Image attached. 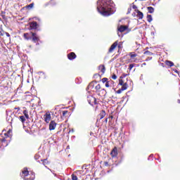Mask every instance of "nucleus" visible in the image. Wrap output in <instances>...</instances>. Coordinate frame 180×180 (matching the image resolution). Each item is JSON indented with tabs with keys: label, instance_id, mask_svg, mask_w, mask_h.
<instances>
[{
	"label": "nucleus",
	"instance_id": "f257e3e1",
	"mask_svg": "<svg viewBox=\"0 0 180 180\" xmlns=\"http://www.w3.org/2000/svg\"><path fill=\"white\" fill-rule=\"evenodd\" d=\"M115 4L112 0H99L98 1L97 11L103 15V16H110L115 13L113 7Z\"/></svg>",
	"mask_w": 180,
	"mask_h": 180
},
{
	"label": "nucleus",
	"instance_id": "f03ea898",
	"mask_svg": "<svg viewBox=\"0 0 180 180\" xmlns=\"http://www.w3.org/2000/svg\"><path fill=\"white\" fill-rule=\"evenodd\" d=\"M23 36L26 40H32V41H33L34 43H37L38 41H40V38L36 32H27L25 33Z\"/></svg>",
	"mask_w": 180,
	"mask_h": 180
},
{
	"label": "nucleus",
	"instance_id": "7ed1b4c3",
	"mask_svg": "<svg viewBox=\"0 0 180 180\" xmlns=\"http://www.w3.org/2000/svg\"><path fill=\"white\" fill-rule=\"evenodd\" d=\"M94 89L96 91V94L98 95V96H105L106 95V90L105 89H102V86H101V84H97Z\"/></svg>",
	"mask_w": 180,
	"mask_h": 180
},
{
	"label": "nucleus",
	"instance_id": "20e7f679",
	"mask_svg": "<svg viewBox=\"0 0 180 180\" xmlns=\"http://www.w3.org/2000/svg\"><path fill=\"white\" fill-rule=\"evenodd\" d=\"M118 46V49H122V46H123V42H120L119 41H115L111 46L110 47L109 50H108V53H113V51L116 49V47H117Z\"/></svg>",
	"mask_w": 180,
	"mask_h": 180
},
{
	"label": "nucleus",
	"instance_id": "39448f33",
	"mask_svg": "<svg viewBox=\"0 0 180 180\" xmlns=\"http://www.w3.org/2000/svg\"><path fill=\"white\" fill-rule=\"evenodd\" d=\"M36 178V175L34 174V172H30L26 177H24V180H34Z\"/></svg>",
	"mask_w": 180,
	"mask_h": 180
},
{
	"label": "nucleus",
	"instance_id": "423d86ee",
	"mask_svg": "<svg viewBox=\"0 0 180 180\" xmlns=\"http://www.w3.org/2000/svg\"><path fill=\"white\" fill-rule=\"evenodd\" d=\"M129 56L132 59L133 63H139V59H137V54L134 52L129 53Z\"/></svg>",
	"mask_w": 180,
	"mask_h": 180
},
{
	"label": "nucleus",
	"instance_id": "0eeeda50",
	"mask_svg": "<svg viewBox=\"0 0 180 180\" xmlns=\"http://www.w3.org/2000/svg\"><path fill=\"white\" fill-rule=\"evenodd\" d=\"M56 127H57V122L54 120H51L49 123V130L51 131L52 130H56Z\"/></svg>",
	"mask_w": 180,
	"mask_h": 180
},
{
	"label": "nucleus",
	"instance_id": "6e6552de",
	"mask_svg": "<svg viewBox=\"0 0 180 180\" xmlns=\"http://www.w3.org/2000/svg\"><path fill=\"white\" fill-rule=\"evenodd\" d=\"M106 116V111H105V110H102L99 115L97 116V122L98 120H102V119H103V117H105Z\"/></svg>",
	"mask_w": 180,
	"mask_h": 180
},
{
	"label": "nucleus",
	"instance_id": "1a4fd4ad",
	"mask_svg": "<svg viewBox=\"0 0 180 180\" xmlns=\"http://www.w3.org/2000/svg\"><path fill=\"white\" fill-rule=\"evenodd\" d=\"M44 122H46V123H50V120H51V114H50V112H46L44 115Z\"/></svg>",
	"mask_w": 180,
	"mask_h": 180
},
{
	"label": "nucleus",
	"instance_id": "9d476101",
	"mask_svg": "<svg viewBox=\"0 0 180 180\" xmlns=\"http://www.w3.org/2000/svg\"><path fill=\"white\" fill-rule=\"evenodd\" d=\"M129 29V25H120L117 27L118 32H120V33H123V32H126Z\"/></svg>",
	"mask_w": 180,
	"mask_h": 180
},
{
	"label": "nucleus",
	"instance_id": "9b49d317",
	"mask_svg": "<svg viewBox=\"0 0 180 180\" xmlns=\"http://www.w3.org/2000/svg\"><path fill=\"white\" fill-rule=\"evenodd\" d=\"M30 173V172H29V170L27 169V167H25V168L22 170V174H21L22 178L24 179Z\"/></svg>",
	"mask_w": 180,
	"mask_h": 180
},
{
	"label": "nucleus",
	"instance_id": "f8f14e48",
	"mask_svg": "<svg viewBox=\"0 0 180 180\" xmlns=\"http://www.w3.org/2000/svg\"><path fill=\"white\" fill-rule=\"evenodd\" d=\"M68 58L70 61H72V60H75V58H77V54H75L74 52H70L68 54Z\"/></svg>",
	"mask_w": 180,
	"mask_h": 180
},
{
	"label": "nucleus",
	"instance_id": "ddd939ff",
	"mask_svg": "<svg viewBox=\"0 0 180 180\" xmlns=\"http://www.w3.org/2000/svg\"><path fill=\"white\" fill-rule=\"evenodd\" d=\"M37 22L36 21H33L30 23V28L31 30H36L37 29Z\"/></svg>",
	"mask_w": 180,
	"mask_h": 180
},
{
	"label": "nucleus",
	"instance_id": "4468645a",
	"mask_svg": "<svg viewBox=\"0 0 180 180\" xmlns=\"http://www.w3.org/2000/svg\"><path fill=\"white\" fill-rule=\"evenodd\" d=\"M117 148L114 147V148L110 152V155L112 158L117 157Z\"/></svg>",
	"mask_w": 180,
	"mask_h": 180
},
{
	"label": "nucleus",
	"instance_id": "2eb2a0df",
	"mask_svg": "<svg viewBox=\"0 0 180 180\" xmlns=\"http://www.w3.org/2000/svg\"><path fill=\"white\" fill-rule=\"evenodd\" d=\"M136 13H137V18H139V19H143V18H144V15L143 14V12L137 10L136 11Z\"/></svg>",
	"mask_w": 180,
	"mask_h": 180
},
{
	"label": "nucleus",
	"instance_id": "dca6fc26",
	"mask_svg": "<svg viewBox=\"0 0 180 180\" xmlns=\"http://www.w3.org/2000/svg\"><path fill=\"white\" fill-rule=\"evenodd\" d=\"M165 64L167 65V67H174V62L171 60H165Z\"/></svg>",
	"mask_w": 180,
	"mask_h": 180
},
{
	"label": "nucleus",
	"instance_id": "f3484780",
	"mask_svg": "<svg viewBox=\"0 0 180 180\" xmlns=\"http://www.w3.org/2000/svg\"><path fill=\"white\" fill-rule=\"evenodd\" d=\"M98 70H100L103 74H105V72L106 71V68H105L104 65H101L98 67Z\"/></svg>",
	"mask_w": 180,
	"mask_h": 180
},
{
	"label": "nucleus",
	"instance_id": "a211bd4d",
	"mask_svg": "<svg viewBox=\"0 0 180 180\" xmlns=\"http://www.w3.org/2000/svg\"><path fill=\"white\" fill-rule=\"evenodd\" d=\"M96 84V81H94L89 83V84L88 85V89H94V86H95V84Z\"/></svg>",
	"mask_w": 180,
	"mask_h": 180
},
{
	"label": "nucleus",
	"instance_id": "6ab92c4d",
	"mask_svg": "<svg viewBox=\"0 0 180 180\" xmlns=\"http://www.w3.org/2000/svg\"><path fill=\"white\" fill-rule=\"evenodd\" d=\"M43 165H44V167H46V165H49V164H50V162L49 161L48 159H44V160H41Z\"/></svg>",
	"mask_w": 180,
	"mask_h": 180
},
{
	"label": "nucleus",
	"instance_id": "aec40b11",
	"mask_svg": "<svg viewBox=\"0 0 180 180\" xmlns=\"http://www.w3.org/2000/svg\"><path fill=\"white\" fill-rule=\"evenodd\" d=\"M68 115H70V112H68V110H63L62 112L63 117H68Z\"/></svg>",
	"mask_w": 180,
	"mask_h": 180
},
{
	"label": "nucleus",
	"instance_id": "412c9836",
	"mask_svg": "<svg viewBox=\"0 0 180 180\" xmlns=\"http://www.w3.org/2000/svg\"><path fill=\"white\" fill-rule=\"evenodd\" d=\"M7 138L5 137H2V139H0V141L1 143H4L5 144V146L8 145V141L6 140Z\"/></svg>",
	"mask_w": 180,
	"mask_h": 180
},
{
	"label": "nucleus",
	"instance_id": "4be33fe9",
	"mask_svg": "<svg viewBox=\"0 0 180 180\" xmlns=\"http://www.w3.org/2000/svg\"><path fill=\"white\" fill-rule=\"evenodd\" d=\"M34 6V4L32 3V4H29V5H27V6H25V8H26V9H32Z\"/></svg>",
	"mask_w": 180,
	"mask_h": 180
},
{
	"label": "nucleus",
	"instance_id": "5701e85b",
	"mask_svg": "<svg viewBox=\"0 0 180 180\" xmlns=\"http://www.w3.org/2000/svg\"><path fill=\"white\" fill-rule=\"evenodd\" d=\"M23 115L27 119H29V112H27V110H23Z\"/></svg>",
	"mask_w": 180,
	"mask_h": 180
},
{
	"label": "nucleus",
	"instance_id": "b1692460",
	"mask_svg": "<svg viewBox=\"0 0 180 180\" xmlns=\"http://www.w3.org/2000/svg\"><path fill=\"white\" fill-rule=\"evenodd\" d=\"M19 119L22 123H25V122H26V118L23 115L20 116Z\"/></svg>",
	"mask_w": 180,
	"mask_h": 180
},
{
	"label": "nucleus",
	"instance_id": "393cba45",
	"mask_svg": "<svg viewBox=\"0 0 180 180\" xmlns=\"http://www.w3.org/2000/svg\"><path fill=\"white\" fill-rule=\"evenodd\" d=\"M148 11L149 13H154V8H153L152 6L148 7Z\"/></svg>",
	"mask_w": 180,
	"mask_h": 180
},
{
	"label": "nucleus",
	"instance_id": "a878e982",
	"mask_svg": "<svg viewBox=\"0 0 180 180\" xmlns=\"http://www.w3.org/2000/svg\"><path fill=\"white\" fill-rule=\"evenodd\" d=\"M123 78V77L122 76H121L120 77V79H119V85H124V82L123 81V79H122Z\"/></svg>",
	"mask_w": 180,
	"mask_h": 180
},
{
	"label": "nucleus",
	"instance_id": "bb28decb",
	"mask_svg": "<svg viewBox=\"0 0 180 180\" xmlns=\"http://www.w3.org/2000/svg\"><path fill=\"white\" fill-rule=\"evenodd\" d=\"M121 86H122V87H121L122 90L126 91V89H127V83H124V84H122Z\"/></svg>",
	"mask_w": 180,
	"mask_h": 180
},
{
	"label": "nucleus",
	"instance_id": "cd10ccee",
	"mask_svg": "<svg viewBox=\"0 0 180 180\" xmlns=\"http://www.w3.org/2000/svg\"><path fill=\"white\" fill-rule=\"evenodd\" d=\"M147 20H148V22H149V23L150 22H152L153 21V16L151 15H147Z\"/></svg>",
	"mask_w": 180,
	"mask_h": 180
},
{
	"label": "nucleus",
	"instance_id": "c85d7f7f",
	"mask_svg": "<svg viewBox=\"0 0 180 180\" xmlns=\"http://www.w3.org/2000/svg\"><path fill=\"white\" fill-rule=\"evenodd\" d=\"M112 82H113V81H112V80H110V81L107 82L105 83V87L109 88L110 86V84H112Z\"/></svg>",
	"mask_w": 180,
	"mask_h": 180
},
{
	"label": "nucleus",
	"instance_id": "c756f323",
	"mask_svg": "<svg viewBox=\"0 0 180 180\" xmlns=\"http://www.w3.org/2000/svg\"><path fill=\"white\" fill-rule=\"evenodd\" d=\"M5 34V31L2 29V27H0V36H4Z\"/></svg>",
	"mask_w": 180,
	"mask_h": 180
},
{
	"label": "nucleus",
	"instance_id": "7c9ffc66",
	"mask_svg": "<svg viewBox=\"0 0 180 180\" xmlns=\"http://www.w3.org/2000/svg\"><path fill=\"white\" fill-rule=\"evenodd\" d=\"M144 55L145 56H153V53L149 51H146L144 52Z\"/></svg>",
	"mask_w": 180,
	"mask_h": 180
},
{
	"label": "nucleus",
	"instance_id": "2f4dec72",
	"mask_svg": "<svg viewBox=\"0 0 180 180\" xmlns=\"http://www.w3.org/2000/svg\"><path fill=\"white\" fill-rule=\"evenodd\" d=\"M135 66H136V64H134V63L130 64L129 66L128 70H129V71H131L133 68L135 67Z\"/></svg>",
	"mask_w": 180,
	"mask_h": 180
},
{
	"label": "nucleus",
	"instance_id": "473e14b6",
	"mask_svg": "<svg viewBox=\"0 0 180 180\" xmlns=\"http://www.w3.org/2000/svg\"><path fill=\"white\" fill-rule=\"evenodd\" d=\"M72 180H78V177L77 175H75V174H72Z\"/></svg>",
	"mask_w": 180,
	"mask_h": 180
},
{
	"label": "nucleus",
	"instance_id": "72a5a7b5",
	"mask_svg": "<svg viewBox=\"0 0 180 180\" xmlns=\"http://www.w3.org/2000/svg\"><path fill=\"white\" fill-rule=\"evenodd\" d=\"M7 134L10 136V137H12V129H8V131L6 132Z\"/></svg>",
	"mask_w": 180,
	"mask_h": 180
},
{
	"label": "nucleus",
	"instance_id": "f704fd0d",
	"mask_svg": "<svg viewBox=\"0 0 180 180\" xmlns=\"http://www.w3.org/2000/svg\"><path fill=\"white\" fill-rule=\"evenodd\" d=\"M2 137L8 139V138H9L11 136H9V135L6 132V133L4 134V135H2Z\"/></svg>",
	"mask_w": 180,
	"mask_h": 180
},
{
	"label": "nucleus",
	"instance_id": "c9c22d12",
	"mask_svg": "<svg viewBox=\"0 0 180 180\" xmlns=\"http://www.w3.org/2000/svg\"><path fill=\"white\" fill-rule=\"evenodd\" d=\"M107 82H108V78L104 77V78L102 79V82H103V84H105V82L106 83Z\"/></svg>",
	"mask_w": 180,
	"mask_h": 180
},
{
	"label": "nucleus",
	"instance_id": "e433bc0d",
	"mask_svg": "<svg viewBox=\"0 0 180 180\" xmlns=\"http://www.w3.org/2000/svg\"><path fill=\"white\" fill-rule=\"evenodd\" d=\"M4 34H6L7 37H11V34L8 32H4Z\"/></svg>",
	"mask_w": 180,
	"mask_h": 180
},
{
	"label": "nucleus",
	"instance_id": "4c0bfd02",
	"mask_svg": "<svg viewBox=\"0 0 180 180\" xmlns=\"http://www.w3.org/2000/svg\"><path fill=\"white\" fill-rule=\"evenodd\" d=\"M112 78L113 79H117V76H116L115 74L112 75Z\"/></svg>",
	"mask_w": 180,
	"mask_h": 180
},
{
	"label": "nucleus",
	"instance_id": "58836bf2",
	"mask_svg": "<svg viewBox=\"0 0 180 180\" xmlns=\"http://www.w3.org/2000/svg\"><path fill=\"white\" fill-rule=\"evenodd\" d=\"M40 158V156L39 155H35L34 159L35 160H39Z\"/></svg>",
	"mask_w": 180,
	"mask_h": 180
},
{
	"label": "nucleus",
	"instance_id": "ea45409f",
	"mask_svg": "<svg viewBox=\"0 0 180 180\" xmlns=\"http://www.w3.org/2000/svg\"><path fill=\"white\" fill-rule=\"evenodd\" d=\"M121 92H123V90H122V89H120L117 91V94H120Z\"/></svg>",
	"mask_w": 180,
	"mask_h": 180
},
{
	"label": "nucleus",
	"instance_id": "a19ab883",
	"mask_svg": "<svg viewBox=\"0 0 180 180\" xmlns=\"http://www.w3.org/2000/svg\"><path fill=\"white\" fill-rule=\"evenodd\" d=\"M94 78H96V77H101V75L97 73V74H95V75H94Z\"/></svg>",
	"mask_w": 180,
	"mask_h": 180
},
{
	"label": "nucleus",
	"instance_id": "79ce46f5",
	"mask_svg": "<svg viewBox=\"0 0 180 180\" xmlns=\"http://www.w3.org/2000/svg\"><path fill=\"white\" fill-rule=\"evenodd\" d=\"M104 165H105V167H108V165H109V162H104Z\"/></svg>",
	"mask_w": 180,
	"mask_h": 180
},
{
	"label": "nucleus",
	"instance_id": "37998d69",
	"mask_svg": "<svg viewBox=\"0 0 180 180\" xmlns=\"http://www.w3.org/2000/svg\"><path fill=\"white\" fill-rule=\"evenodd\" d=\"M132 8H133V9H136V8H137V6L133 5V6H132Z\"/></svg>",
	"mask_w": 180,
	"mask_h": 180
},
{
	"label": "nucleus",
	"instance_id": "c03bdc74",
	"mask_svg": "<svg viewBox=\"0 0 180 180\" xmlns=\"http://www.w3.org/2000/svg\"><path fill=\"white\" fill-rule=\"evenodd\" d=\"M153 58H148L146 60V61H148V60H152Z\"/></svg>",
	"mask_w": 180,
	"mask_h": 180
},
{
	"label": "nucleus",
	"instance_id": "a18cd8bd",
	"mask_svg": "<svg viewBox=\"0 0 180 180\" xmlns=\"http://www.w3.org/2000/svg\"><path fill=\"white\" fill-rule=\"evenodd\" d=\"M94 103L96 105V98H94Z\"/></svg>",
	"mask_w": 180,
	"mask_h": 180
},
{
	"label": "nucleus",
	"instance_id": "49530a36",
	"mask_svg": "<svg viewBox=\"0 0 180 180\" xmlns=\"http://www.w3.org/2000/svg\"><path fill=\"white\" fill-rule=\"evenodd\" d=\"M14 109H15V110H19L20 108H15Z\"/></svg>",
	"mask_w": 180,
	"mask_h": 180
},
{
	"label": "nucleus",
	"instance_id": "de8ad7c7",
	"mask_svg": "<svg viewBox=\"0 0 180 180\" xmlns=\"http://www.w3.org/2000/svg\"><path fill=\"white\" fill-rule=\"evenodd\" d=\"M105 123H108V118H105Z\"/></svg>",
	"mask_w": 180,
	"mask_h": 180
},
{
	"label": "nucleus",
	"instance_id": "09e8293b",
	"mask_svg": "<svg viewBox=\"0 0 180 180\" xmlns=\"http://www.w3.org/2000/svg\"><path fill=\"white\" fill-rule=\"evenodd\" d=\"M142 65H146V63H143L142 64Z\"/></svg>",
	"mask_w": 180,
	"mask_h": 180
},
{
	"label": "nucleus",
	"instance_id": "8fccbe9b",
	"mask_svg": "<svg viewBox=\"0 0 180 180\" xmlns=\"http://www.w3.org/2000/svg\"><path fill=\"white\" fill-rule=\"evenodd\" d=\"M128 11H131V8H129Z\"/></svg>",
	"mask_w": 180,
	"mask_h": 180
}]
</instances>
